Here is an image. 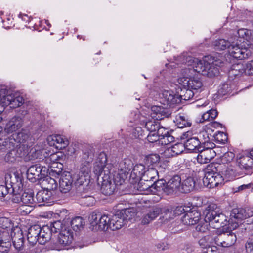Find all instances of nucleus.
<instances>
[{
  "label": "nucleus",
  "instance_id": "nucleus-1",
  "mask_svg": "<svg viewBox=\"0 0 253 253\" xmlns=\"http://www.w3.org/2000/svg\"><path fill=\"white\" fill-rule=\"evenodd\" d=\"M224 164L211 163L209 164L205 172L203 183L205 186L213 188L223 183L224 178L221 174Z\"/></svg>",
  "mask_w": 253,
  "mask_h": 253
},
{
  "label": "nucleus",
  "instance_id": "nucleus-2",
  "mask_svg": "<svg viewBox=\"0 0 253 253\" xmlns=\"http://www.w3.org/2000/svg\"><path fill=\"white\" fill-rule=\"evenodd\" d=\"M205 221H209L213 228L223 227L229 225L228 217L220 212L219 208L214 203L210 204L204 211Z\"/></svg>",
  "mask_w": 253,
  "mask_h": 253
},
{
  "label": "nucleus",
  "instance_id": "nucleus-3",
  "mask_svg": "<svg viewBox=\"0 0 253 253\" xmlns=\"http://www.w3.org/2000/svg\"><path fill=\"white\" fill-rule=\"evenodd\" d=\"M194 62L195 65L194 70L197 73L209 77H213L219 74V70L215 66H220L223 62L221 60L213 57L211 63H210L205 60L195 59Z\"/></svg>",
  "mask_w": 253,
  "mask_h": 253
},
{
  "label": "nucleus",
  "instance_id": "nucleus-4",
  "mask_svg": "<svg viewBox=\"0 0 253 253\" xmlns=\"http://www.w3.org/2000/svg\"><path fill=\"white\" fill-rule=\"evenodd\" d=\"M253 216V208H236L231 211L230 219L228 220L229 227L233 230L238 228L241 222Z\"/></svg>",
  "mask_w": 253,
  "mask_h": 253
},
{
  "label": "nucleus",
  "instance_id": "nucleus-5",
  "mask_svg": "<svg viewBox=\"0 0 253 253\" xmlns=\"http://www.w3.org/2000/svg\"><path fill=\"white\" fill-rule=\"evenodd\" d=\"M228 52L230 56L240 60L248 58L251 54L250 50L246 47L243 42L238 39L231 42Z\"/></svg>",
  "mask_w": 253,
  "mask_h": 253
},
{
  "label": "nucleus",
  "instance_id": "nucleus-6",
  "mask_svg": "<svg viewBox=\"0 0 253 253\" xmlns=\"http://www.w3.org/2000/svg\"><path fill=\"white\" fill-rule=\"evenodd\" d=\"M159 181L162 182L160 192H163L167 195H171L180 192L181 178L178 175H173L167 182L163 179H160Z\"/></svg>",
  "mask_w": 253,
  "mask_h": 253
},
{
  "label": "nucleus",
  "instance_id": "nucleus-7",
  "mask_svg": "<svg viewBox=\"0 0 253 253\" xmlns=\"http://www.w3.org/2000/svg\"><path fill=\"white\" fill-rule=\"evenodd\" d=\"M29 137L28 134L25 131L22 130L4 139H0V149L5 148H11L17 146V143L26 142Z\"/></svg>",
  "mask_w": 253,
  "mask_h": 253
},
{
  "label": "nucleus",
  "instance_id": "nucleus-8",
  "mask_svg": "<svg viewBox=\"0 0 253 253\" xmlns=\"http://www.w3.org/2000/svg\"><path fill=\"white\" fill-rule=\"evenodd\" d=\"M138 182L137 188L138 191L143 194H159L162 187V182L159 180L154 181L153 183L148 181H145L141 178Z\"/></svg>",
  "mask_w": 253,
  "mask_h": 253
},
{
  "label": "nucleus",
  "instance_id": "nucleus-9",
  "mask_svg": "<svg viewBox=\"0 0 253 253\" xmlns=\"http://www.w3.org/2000/svg\"><path fill=\"white\" fill-rule=\"evenodd\" d=\"M48 169L40 164L31 166L27 170V179L32 182L40 181L46 176Z\"/></svg>",
  "mask_w": 253,
  "mask_h": 253
},
{
  "label": "nucleus",
  "instance_id": "nucleus-10",
  "mask_svg": "<svg viewBox=\"0 0 253 253\" xmlns=\"http://www.w3.org/2000/svg\"><path fill=\"white\" fill-rule=\"evenodd\" d=\"M90 220L93 229L105 231L110 228V218L107 215L93 212L90 217Z\"/></svg>",
  "mask_w": 253,
  "mask_h": 253
},
{
  "label": "nucleus",
  "instance_id": "nucleus-11",
  "mask_svg": "<svg viewBox=\"0 0 253 253\" xmlns=\"http://www.w3.org/2000/svg\"><path fill=\"white\" fill-rule=\"evenodd\" d=\"M6 92L5 89L0 90V104L9 105L12 108L20 107L23 104V97L17 94L8 95Z\"/></svg>",
  "mask_w": 253,
  "mask_h": 253
},
{
  "label": "nucleus",
  "instance_id": "nucleus-12",
  "mask_svg": "<svg viewBox=\"0 0 253 253\" xmlns=\"http://www.w3.org/2000/svg\"><path fill=\"white\" fill-rule=\"evenodd\" d=\"M129 213V209L122 211L119 214H115L110 218V229L113 231L119 229L126 224L127 220L130 219L128 218L127 213Z\"/></svg>",
  "mask_w": 253,
  "mask_h": 253
},
{
  "label": "nucleus",
  "instance_id": "nucleus-13",
  "mask_svg": "<svg viewBox=\"0 0 253 253\" xmlns=\"http://www.w3.org/2000/svg\"><path fill=\"white\" fill-rule=\"evenodd\" d=\"M237 240L235 234L232 232H224L220 233L214 237L215 243L222 247H229L236 242Z\"/></svg>",
  "mask_w": 253,
  "mask_h": 253
},
{
  "label": "nucleus",
  "instance_id": "nucleus-14",
  "mask_svg": "<svg viewBox=\"0 0 253 253\" xmlns=\"http://www.w3.org/2000/svg\"><path fill=\"white\" fill-rule=\"evenodd\" d=\"M59 189L63 193L69 192L74 184V179L70 172H64L59 181Z\"/></svg>",
  "mask_w": 253,
  "mask_h": 253
},
{
  "label": "nucleus",
  "instance_id": "nucleus-15",
  "mask_svg": "<svg viewBox=\"0 0 253 253\" xmlns=\"http://www.w3.org/2000/svg\"><path fill=\"white\" fill-rule=\"evenodd\" d=\"M178 82L182 86L187 87L196 93L202 86L201 81L197 77L192 78H180L178 79Z\"/></svg>",
  "mask_w": 253,
  "mask_h": 253
},
{
  "label": "nucleus",
  "instance_id": "nucleus-16",
  "mask_svg": "<svg viewBox=\"0 0 253 253\" xmlns=\"http://www.w3.org/2000/svg\"><path fill=\"white\" fill-rule=\"evenodd\" d=\"M23 120L22 117L19 116H14L6 124L3 131H0V137L3 136V134L6 133L10 134L16 131L23 125ZM0 139H2L0 137Z\"/></svg>",
  "mask_w": 253,
  "mask_h": 253
},
{
  "label": "nucleus",
  "instance_id": "nucleus-17",
  "mask_svg": "<svg viewBox=\"0 0 253 253\" xmlns=\"http://www.w3.org/2000/svg\"><path fill=\"white\" fill-rule=\"evenodd\" d=\"M14 148L15 147L11 148H5L2 149H9V152L5 157V160L6 161L11 163L15 161L17 157H22L27 153L28 150L27 149H25V146L23 145L20 146L17 150H15Z\"/></svg>",
  "mask_w": 253,
  "mask_h": 253
},
{
  "label": "nucleus",
  "instance_id": "nucleus-18",
  "mask_svg": "<svg viewBox=\"0 0 253 253\" xmlns=\"http://www.w3.org/2000/svg\"><path fill=\"white\" fill-rule=\"evenodd\" d=\"M188 135V132L183 134V138L186 139V140L184 142V144L183 145L184 147L187 150L197 152L198 151H199V149H200V148H202V146L200 145V142L197 136H193L189 138ZM200 151L201 150H200Z\"/></svg>",
  "mask_w": 253,
  "mask_h": 253
},
{
  "label": "nucleus",
  "instance_id": "nucleus-19",
  "mask_svg": "<svg viewBox=\"0 0 253 253\" xmlns=\"http://www.w3.org/2000/svg\"><path fill=\"white\" fill-rule=\"evenodd\" d=\"M200 217L201 213L197 211H188L182 217L181 221L184 224L192 225L198 223Z\"/></svg>",
  "mask_w": 253,
  "mask_h": 253
},
{
  "label": "nucleus",
  "instance_id": "nucleus-20",
  "mask_svg": "<svg viewBox=\"0 0 253 253\" xmlns=\"http://www.w3.org/2000/svg\"><path fill=\"white\" fill-rule=\"evenodd\" d=\"M200 150V149H199ZM197 157V160L199 163L206 164L209 163L215 156V151L212 149L200 148Z\"/></svg>",
  "mask_w": 253,
  "mask_h": 253
},
{
  "label": "nucleus",
  "instance_id": "nucleus-21",
  "mask_svg": "<svg viewBox=\"0 0 253 253\" xmlns=\"http://www.w3.org/2000/svg\"><path fill=\"white\" fill-rule=\"evenodd\" d=\"M73 240V232L69 228H65L59 234L58 242L63 247L70 245Z\"/></svg>",
  "mask_w": 253,
  "mask_h": 253
},
{
  "label": "nucleus",
  "instance_id": "nucleus-22",
  "mask_svg": "<svg viewBox=\"0 0 253 253\" xmlns=\"http://www.w3.org/2000/svg\"><path fill=\"white\" fill-rule=\"evenodd\" d=\"M239 166H230L229 167H226L224 165V167H222L221 174L223 176H225L229 179H233L237 176H240L242 174V172L240 170Z\"/></svg>",
  "mask_w": 253,
  "mask_h": 253
},
{
  "label": "nucleus",
  "instance_id": "nucleus-23",
  "mask_svg": "<svg viewBox=\"0 0 253 253\" xmlns=\"http://www.w3.org/2000/svg\"><path fill=\"white\" fill-rule=\"evenodd\" d=\"M108 175L102 177L103 181L100 188L102 193L105 195L112 194L116 188L115 182L108 180Z\"/></svg>",
  "mask_w": 253,
  "mask_h": 253
},
{
  "label": "nucleus",
  "instance_id": "nucleus-24",
  "mask_svg": "<svg viewBox=\"0 0 253 253\" xmlns=\"http://www.w3.org/2000/svg\"><path fill=\"white\" fill-rule=\"evenodd\" d=\"M41 227L38 225L31 226L27 233V240L29 244L34 246L37 242H39L40 235Z\"/></svg>",
  "mask_w": 253,
  "mask_h": 253
},
{
  "label": "nucleus",
  "instance_id": "nucleus-25",
  "mask_svg": "<svg viewBox=\"0 0 253 253\" xmlns=\"http://www.w3.org/2000/svg\"><path fill=\"white\" fill-rule=\"evenodd\" d=\"M36 203H42L43 205L51 203L53 200L52 193L45 189L39 191L36 195Z\"/></svg>",
  "mask_w": 253,
  "mask_h": 253
},
{
  "label": "nucleus",
  "instance_id": "nucleus-26",
  "mask_svg": "<svg viewBox=\"0 0 253 253\" xmlns=\"http://www.w3.org/2000/svg\"><path fill=\"white\" fill-rule=\"evenodd\" d=\"M162 98L164 99V104L170 106L181 102L178 94H176L170 90H164L162 93Z\"/></svg>",
  "mask_w": 253,
  "mask_h": 253
},
{
  "label": "nucleus",
  "instance_id": "nucleus-27",
  "mask_svg": "<svg viewBox=\"0 0 253 253\" xmlns=\"http://www.w3.org/2000/svg\"><path fill=\"white\" fill-rule=\"evenodd\" d=\"M213 133V130L210 128H207L206 129L201 131L197 136L200 142V145L202 146L209 141H212L214 137Z\"/></svg>",
  "mask_w": 253,
  "mask_h": 253
},
{
  "label": "nucleus",
  "instance_id": "nucleus-28",
  "mask_svg": "<svg viewBox=\"0 0 253 253\" xmlns=\"http://www.w3.org/2000/svg\"><path fill=\"white\" fill-rule=\"evenodd\" d=\"M133 166L132 161L128 158L125 159L119 164V174L122 178L127 175Z\"/></svg>",
  "mask_w": 253,
  "mask_h": 253
},
{
  "label": "nucleus",
  "instance_id": "nucleus-29",
  "mask_svg": "<svg viewBox=\"0 0 253 253\" xmlns=\"http://www.w3.org/2000/svg\"><path fill=\"white\" fill-rule=\"evenodd\" d=\"M151 110L154 114H156L154 116L157 120H162L165 118H169L171 114V111L170 109L165 108L162 106H153L151 107Z\"/></svg>",
  "mask_w": 253,
  "mask_h": 253
},
{
  "label": "nucleus",
  "instance_id": "nucleus-30",
  "mask_svg": "<svg viewBox=\"0 0 253 253\" xmlns=\"http://www.w3.org/2000/svg\"><path fill=\"white\" fill-rule=\"evenodd\" d=\"M237 164L240 169H249L253 167V158L249 154L242 156L237 160Z\"/></svg>",
  "mask_w": 253,
  "mask_h": 253
},
{
  "label": "nucleus",
  "instance_id": "nucleus-31",
  "mask_svg": "<svg viewBox=\"0 0 253 253\" xmlns=\"http://www.w3.org/2000/svg\"><path fill=\"white\" fill-rule=\"evenodd\" d=\"M185 149L182 143H176L172 146L167 148L164 151V155L166 157L176 156L181 154Z\"/></svg>",
  "mask_w": 253,
  "mask_h": 253
},
{
  "label": "nucleus",
  "instance_id": "nucleus-32",
  "mask_svg": "<svg viewBox=\"0 0 253 253\" xmlns=\"http://www.w3.org/2000/svg\"><path fill=\"white\" fill-rule=\"evenodd\" d=\"M233 41V39L231 37L227 40L224 39H217L212 42V45L216 50H224L226 49L229 50Z\"/></svg>",
  "mask_w": 253,
  "mask_h": 253
},
{
  "label": "nucleus",
  "instance_id": "nucleus-33",
  "mask_svg": "<svg viewBox=\"0 0 253 253\" xmlns=\"http://www.w3.org/2000/svg\"><path fill=\"white\" fill-rule=\"evenodd\" d=\"M52 233L48 225H44L42 228L41 227L40 235H39V243L41 245H43L49 241L51 239Z\"/></svg>",
  "mask_w": 253,
  "mask_h": 253
},
{
  "label": "nucleus",
  "instance_id": "nucleus-34",
  "mask_svg": "<svg viewBox=\"0 0 253 253\" xmlns=\"http://www.w3.org/2000/svg\"><path fill=\"white\" fill-rule=\"evenodd\" d=\"M42 186L44 189L51 191L55 190L58 187L57 181L50 176H45L42 182Z\"/></svg>",
  "mask_w": 253,
  "mask_h": 253
},
{
  "label": "nucleus",
  "instance_id": "nucleus-35",
  "mask_svg": "<svg viewBox=\"0 0 253 253\" xmlns=\"http://www.w3.org/2000/svg\"><path fill=\"white\" fill-rule=\"evenodd\" d=\"M51 139L53 142V145L59 149H64L69 144L67 139L60 135H54L51 137Z\"/></svg>",
  "mask_w": 253,
  "mask_h": 253
},
{
  "label": "nucleus",
  "instance_id": "nucleus-36",
  "mask_svg": "<svg viewBox=\"0 0 253 253\" xmlns=\"http://www.w3.org/2000/svg\"><path fill=\"white\" fill-rule=\"evenodd\" d=\"M146 170H145V167L141 164L135 165L133 167L130 174V176L133 179L139 180L143 178Z\"/></svg>",
  "mask_w": 253,
  "mask_h": 253
},
{
  "label": "nucleus",
  "instance_id": "nucleus-37",
  "mask_svg": "<svg viewBox=\"0 0 253 253\" xmlns=\"http://www.w3.org/2000/svg\"><path fill=\"white\" fill-rule=\"evenodd\" d=\"M161 213L160 208L158 207H153L149 212L143 218L142 223L146 224L153 220Z\"/></svg>",
  "mask_w": 253,
  "mask_h": 253
},
{
  "label": "nucleus",
  "instance_id": "nucleus-38",
  "mask_svg": "<svg viewBox=\"0 0 253 253\" xmlns=\"http://www.w3.org/2000/svg\"><path fill=\"white\" fill-rule=\"evenodd\" d=\"M195 185L194 178L189 177L185 179L182 183L181 182L180 192L182 193H189L192 191Z\"/></svg>",
  "mask_w": 253,
  "mask_h": 253
},
{
  "label": "nucleus",
  "instance_id": "nucleus-39",
  "mask_svg": "<svg viewBox=\"0 0 253 253\" xmlns=\"http://www.w3.org/2000/svg\"><path fill=\"white\" fill-rule=\"evenodd\" d=\"M13 245L15 249L17 251V253L23 250L24 245V236L21 231H19L16 234L12 237Z\"/></svg>",
  "mask_w": 253,
  "mask_h": 253
},
{
  "label": "nucleus",
  "instance_id": "nucleus-40",
  "mask_svg": "<svg viewBox=\"0 0 253 253\" xmlns=\"http://www.w3.org/2000/svg\"><path fill=\"white\" fill-rule=\"evenodd\" d=\"M20 202L30 207H34L36 204V199L33 192H24L20 196Z\"/></svg>",
  "mask_w": 253,
  "mask_h": 253
},
{
  "label": "nucleus",
  "instance_id": "nucleus-41",
  "mask_svg": "<svg viewBox=\"0 0 253 253\" xmlns=\"http://www.w3.org/2000/svg\"><path fill=\"white\" fill-rule=\"evenodd\" d=\"M158 172L156 169L150 168L148 169L143 177V179L145 181H148L152 182L159 180Z\"/></svg>",
  "mask_w": 253,
  "mask_h": 253
},
{
  "label": "nucleus",
  "instance_id": "nucleus-42",
  "mask_svg": "<svg viewBox=\"0 0 253 253\" xmlns=\"http://www.w3.org/2000/svg\"><path fill=\"white\" fill-rule=\"evenodd\" d=\"M182 87L183 88L180 90V92H178V97L181 101L182 100L185 101L189 100L193 98L194 95L197 93L187 87L182 86Z\"/></svg>",
  "mask_w": 253,
  "mask_h": 253
},
{
  "label": "nucleus",
  "instance_id": "nucleus-43",
  "mask_svg": "<svg viewBox=\"0 0 253 253\" xmlns=\"http://www.w3.org/2000/svg\"><path fill=\"white\" fill-rule=\"evenodd\" d=\"M214 241V237L211 235L204 236L198 241V244L201 248L207 250L211 244Z\"/></svg>",
  "mask_w": 253,
  "mask_h": 253
},
{
  "label": "nucleus",
  "instance_id": "nucleus-44",
  "mask_svg": "<svg viewBox=\"0 0 253 253\" xmlns=\"http://www.w3.org/2000/svg\"><path fill=\"white\" fill-rule=\"evenodd\" d=\"M176 123L177 126L181 128L190 126L192 124L187 116L181 114L176 116Z\"/></svg>",
  "mask_w": 253,
  "mask_h": 253
},
{
  "label": "nucleus",
  "instance_id": "nucleus-45",
  "mask_svg": "<svg viewBox=\"0 0 253 253\" xmlns=\"http://www.w3.org/2000/svg\"><path fill=\"white\" fill-rule=\"evenodd\" d=\"M84 224V219L81 216L75 217L70 222L71 227L76 232L83 228Z\"/></svg>",
  "mask_w": 253,
  "mask_h": 253
},
{
  "label": "nucleus",
  "instance_id": "nucleus-46",
  "mask_svg": "<svg viewBox=\"0 0 253 253\" xmlns=\"http://www.w3.org/2000/svg\"><path fill=\"white\" fill-rule=\"evenodd\" d=\"M237 34L238 37L237 36H235L234 37H232L233 39V41H236L237 39L239 40H241V41L243 42L244 43V40H248L251 36V31L250 30L245 28H241L238 30Z\"/></svg>",
  "mask_w": 253,
  "mask_h": 253
},
{
  "label": "nucleus",
  "instance_id": "nucleus-47",
  "mask_svg": "<svg viewBox=\"0 0 253 253\" xmlns=\"http://www.w3.org/2000/svg\"><path fill=\"white\" fill-rule=\"evenodd\" d=\"M23 184L21 178H18V181L12 182V185L9 186L10 194L18 195L22 190Z\"/></svg>",
  "mask_w": 253,
  "mask_h": 253
},
{
  "label": "nucleus",
  "instance_id": "nucleus-48",
  "mask_svg": "<svg viewBox=\"0 0 253 253\" xmlns=\"http://www.w3.org/2000/svg\"><path fill=\"white\" fill-rule=\"evenodd\" d=\"M94 154V150L91 148L86 151H84L82 158V163L89 164L92 162Z\"/></svg>",
  "mask_w": 253,
  "mask_h": 253
},
{
  "label": "nucleus",
  "instance_id": "nucleus-49",
  "mask_svg": "<svg viewBox=\"0 0 253 253\" xmlns=\"http://www.w3.org/2000/svg\"><path fill=\"white\" fill-rule=\"evenodd\" d=\"M49 229L52 233H60L62 230H64L66 228L61 220H57L50 224Z\"/></svg>",
  "mask_w": 253,
  "mask_h": 253
},
{
  "label": "nucleus",
  "instance_id": "nucleus-50",
  "mask_svg": "<svg viewBox=\"0 0 253 253\" xmlns=\"http://www.w3.org/2000/svg\"><path fill=\"white\" fill-rule=\"evenodd\" d=\"M160 126V123L155 120H149L145 124V127L147 130V132H156Z\"/></svg>",
  "mask_w": 253,
  "mask_h": 253
},
{
  "label": "nucleus",
  "instance_id": "nucleus-51",
  "mask_svg": "<svg viewBox=\"0 0 253 253\" xmlns=\"http://www.w3.org/2000/svg\"><path fill=\"white\" fill-rule=\"evenodd\" d=\"M73 176L74 179V184L76 186H81L84 183L88 180L89 176H85L84 174H81L80 173L78 174H75Z\"/></svg>",
  "mask_w": 253,
  "mask_h": 253
},
{
  "label": "nucleus",
  "instance_id": "nucleus-52",
  "mask_svg": "<svg viewBox=\"0 0 253 253\" xmlns=\"http://www.w3.org/2000/svg\"><path fill=\"white\" fill-rule=\"evenodd\" d=\"M106 168V165H103L98 162H95L93 167V172L94 174L98 176L104 175L105 176L108 175V173H105L104 169Z\"/></svg>",
  "mask_w": 253,
  "mask_h": 253
},
{
  "label": "nucleus",
  "instance_id": "nucleus-53",
  "mask_svg": "<svg viewBox=\"0 0 253 253\" xmlns=\"http://www.w3.org/2000/svg\"><path fill=\"white\" fill-rule=\"evenodd\" d=\"M160 160L159 156L157 154H151L146 156L144 161L145 164L148 167L153 166L156 164Z\"/></svg>",
  "mask_w": 253,
  "mask_h": 253
},
{
  "label": "nucleus",
  "instance_id": "nucleus-54",
  "mask_svg": "<svg viewBox=\"0 0 253 253\" xmlns=\"http://www.w3.org/2000/svg\"><path fill=\"white\" fill-rule=\"evenodd\" d=\"M132 135L135 138L144 140L146 136V132L141 127L137 126L133 129Z\"/></svg>",
  "mask_w": 253,
  "mask_h": 253
},
{
  "label": "nucleus",
  "instance_id": "nucleus-55",
  "mask_svg": "<svg viewBox=\"0 0 253 253\" xmlns=\"http://www.w3.org/2000/svg\"><path fill=\"white\" fill-rule=\"evenodd\" d=\"M60 157L57 154H52L50 156V160L53 161L52 164L55 166L56 168L61 169L63 171V165L59 162Z\"/></svg>",
  "mask_w": 253,
  "mask_h": 253
},
{
  "label": "nucleus",
  "instance_id": "nucleus-56",
  "mask_svg": "<svg viewBox=\"0 0 253 253\" xmlns=\"http://www.w3.org/2000/svg\"><path fill=\"white\" fill-rule=\"evenodd\" d=\"M213 135H214L213 141H215L219 143H225L227 141V137L224 132L220 131L213 132Z\"/></svg>",
  "mask_w": 253,
  "mask_h": 253
},
{
  "label": "nucleus",
  "instance_id": "nucleus-57",
  "mask_svg": "<svg viewBox=\"0 0 253 253\" xmlns=\"http://www.w3.org/2000/svg\"><path fill=\"white\" fill-rule=\"evenodd\" d=\"M231 72L233 75L238 76L240 74L245 73V67L241 63L233 65Z\"/></svg>",
  "mask_w": 253,
  "mask_h": 253
},
{
  "label": "nucleus",
  "instance_id": "nucleus-58",
  "mask_svg": "<svg viewBox=\"0 0 253 253\" xmlns=\"http://www.w3.org/2000/svg\"><path fill=\"white\" fill-rule=\"evenodd\" d=\"M211 225L209 224V221H201L196 227V230L197 231L205 233L209 230V226Z\"/></svg>",
  "mask_w": 253,
  "mask_h": 253
},
{
  "label": "nucleus",
  "instance_id": "nucleus-59",
  "mask_svg": "<svg viewBox=\"0 0 253 253\" xmlns=\"http://www.w3.org/2000/svg\"><path fill=\"white\" fill-rule=\"evenodd\" d=\"M159 137L156 132H146V136L144 139H147L150 143H154L157 141H160Z\"/></svg>",
  "mask_w": 253,
  "mask_h": 253
},
{
  "label": "nucleus",
  "instance_id": "nucleus-60",
  "mask_svg": "<svg viewBox=\"0 0 253 253\" xmlns=\"http://www.w3.org/2000/svg\"><path fill=\"white\" fill-rule=\"evenodd\" d=\"M90 172V164L82 163L79 173L89 176Z\"/></svg>",
  "mask_w": 253,
  "mask_h": 253
},
{
  "label": "nucleus",
  "instance_id": "nucleus-61",
  "mask_svg": "<svg viewBox=\"0 0 253 253\" xmlns=\"http://www.w3.org/2000/svg\"><path fill=\"white\" fill-rule=\"evenodd\" d=\"M8 181V179L7 177H5V185H0V195L1 194L2 197H4L5 196H6L7 194L9 193L10 192V188L9 186L7 184V182Z\"/></svg>",
  "mask_w": 253,
  "mask_h": 253
},
{
  "label": "nucleus",
  "instance_id": "nucleus-62",
  "mask_svg": "<svg viewBox=\"0 0 253 253\" xmlns=\"http://www.w3.org/2000/svg\"><path fill=\"white\" fill-rule=\"evenodd\" d=\"M160 213H164L165 215H168L169 218L173 217V207L171 206H167L163 208H160Z\"/></svg>",
  "mask_w": 253,
  "mask_h": 253
},
{
  "label": "nucleus",
  "instance_id": "nucleus-63",
  "mask_svg": "<svg viewBox=\"0 0 253 253\" xmlns=\"http://www.w3.org/2000/svg\"><path fill=\"white\" fill-rule=\"evenodd\" d=\"M80 201L81 204L84 205V206H91L94 204L95 199L93 197L90 196L87 197L86 198H84V199H80Z\"/></svg>",
  "mask_w": 253,
  "mask_h": 253
},
{
  "label": "nucleus",
  "instance_id": "nucleus-64",
  "mask_svg": "<svg viewBox=\"0 0 253 253\" xmlns=\"http://www.w3.org/2000/svg\"><path fill=\"white\" fill-rule=\"evenodd\" d=\"M246 250L248 253H253V239L249 238L247 240L246 245Z\"/></svg>",
  "mask_w": 253,
  "mask_h": 253
}]
</instances>
